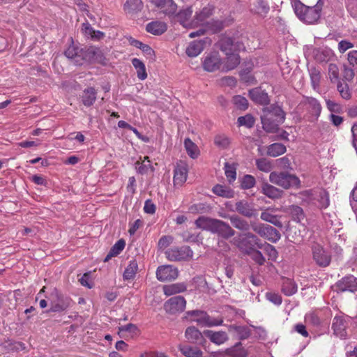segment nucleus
Segmentation results:
<instances>
[{
  "label": "nucleus",
  "mask_w": 357,
  "mask_h": 357,
  "mask_svg": "<svg viewBox=\"0 0 357 357\" xmlns=\"http://www.w3.org/2000/svg\"><path fill=\"white\" fill-rule=\"evenodd\" d=\"M195 225L198 228L216 234L225 239L235 234V231L228 223L218 219L202 216L196 220Z\"/></svg>",
  "instance_id": "obj_1"
},
{
  "label": "nucleus",
  "mask_w": 357,
  "mask_h": 357,
  "mask_svg": "<svg viewBox=\"0 0 357 357\" xmlns=\"http://www.w3.org/2000/svg\"><path fill=\"white\" fill-rule=\"evenodd\" d=\"M100 50L94 47H90L84 49H79L74 44L69 45L65 51V56L74 61L75 64L82 65L85 61H91L94 59L95 55Z\"/></svg>",
  "instance_id": "obj_2"
},
{
  "label": "nucleus",
  "mask_w": 357,
  "mask_h": 357,
  "mask_svg": "<svg viewBox=\"0 0 357 357\" xmlns=\"http://www.w3.org/2000/svg\"><path fill=\"white\" fill-rule=\"evenodd\" d=\"M294 9L296 16L301 21L307 24H313L319 19L321 8L319 5L307 6L298 1L294 3Z\"/></svg>",
  "instance_id": "obj_3"
},
{
  "label": "nucleus",
  "mask_w": 357,
  "mask_h": 357,
  "mask_svg": "<svg viewBox=\"0 0 357 357\" xmlns=\"http://www.w3.org/2000/svg\"><path fill=\"white\" fill-rule=\"evenodd\" d=\"M285 114L280 107L261 116L262 127L267 132H276L280 123L284 122Z\"/></svg>",
  "instance_id": "obj_4"
},
{
  "label": "nucleus",
  "mask_w": 357,
  "mask_h": 357,
  "mask_svg": "<svg viewBox=\"0 0 357 357\" xmlns=\"http://www.w3.org/2000/svg\"><path fill=\"white\" fill-rule=\"evenodd\" d=\"M232 242L240 250L246 254L254 249L255 245L259 248H262L260 240L251 232L240 234L233 238Z\"/></svg>",
  "instance_id": "obj_5"
},
{
  "label": "nucleus",
  "mask_w": 357,
  "mask_h": 357,
  "mask_svg": "<svg viewBox=\"0 0 357 357\" xmlns=\"http://www.w3.org/2000/svg\"><path fill=\"white\" fill-rule=\"evenodd\" d=\"M269 181L284 189L300 186L299 178L294 174L286 172H273L269 175Z\"/></svg>",
  "instance_id": "obj_6"
},
{
  "label": "nucleus",
  "mask_w": 357,
  "mask_h": 357,
  "mask_svg": "<svg viewBox=\"0 0 357 357\" xmlns=\"http://www.w3.org/2000/svg\"><path fill=\"white\" fill-rule=\"evenodd\" d=\"M188 317H192L191 321L197 323L202 326H220L223 323L222 319H218L211 318L206 312L201 310H191L186 313Z\"/></svg>",
  "instance_id": "obj_7"
},
{
  "label": "nucleus",
  "mask_w": 357,
  "mask_h": 357,
  "mask_svg": "<svg viewBox=\"0 0 357 357\" xmlns=\"http://www.w3.org/2000/svg\"><path fill=\"white\" fill-rule=\"evenodd\" d=\"M252 230L261 237L271 241V243L278 242L280 238V233L272 226L265 224L252 225Z\"/></svg>",
  "instance_id": "obj_8"
},
{
  "label": "nucleus",
  "mask_w": 357,
  "mask_h": 357,
  "mask_svg": "<svg viewBox=\"0 0 357 357\" xmlns=\"http://www.w3.org/2000/svg\"><path fill=\"white\" fill-rule=\"evenodd\" d=\"M298 109L302 112H306L311 116L316 119L320 115L321 106L319 101L312 97L305 96L301 100L298 105Z\"/></svg>",
  "instance_id": "obj_9"
},
{
  "label": "nucleus",
  "mask_w": 357,
  "mask_h": 357,
  "mask_svg": "<svg viewBox=\"0 0 357 357\" xmlns=\"http://www.w3.org/2000/svg\"><path fill=\"white\" fill-rule=\"evenodd\" d=\"M165 257L170 261H186L193 257V251L188 246L174 247L165 252Z\"/></svg>",
  "instance_id": "obj_10"
},
{
  "label": "nucleus",
  "mask_w": 357,
  "mask_h": 357,
  "mask_svg": "<svg viewBox=\"0 0 357 357\" xmlns=\"http://www.w3.org/2000/svg\"><path fill=\"white\" fill-rule=\"evenodd\" d=\"M202 65L205 71L215 72L222 69V60L218 52H211L206 54L202 61Z\"/></svg>",
  "instance_id": "obj_11"
},
{
  "label": "nucleus",
  "mask_w": 357,
  "mask_h": 357,
  "mask_svg": "<svg viewBox=\"0 0 357 357\" xmlns=\"http://www.w3.org/2000/svg\"><path fill=\"white\" fill-rule=\"evenodd\" d=\"M312 259L321 267L328 266L331 260V255L319 243H314L311 247Z\"/></svg>",
  "instance_id": "obj_12"
},
{
  "label": "nucleus",
  "mask_w": 357,
  "mask_h": 357,
  "mask_svg": "<svg viewBox=\"0 0 357 357\" xmlns=\"http://www.w3.org/2000/svg\"><path fill=\"white\" fill-rule=\"evenodd\" d=\"M186 307V300L183 296H176L168 299L164 305L165 311L169 314L182 312Z\"/></svg>",
  "instance_id": "obj_13"
},
{
  "label": "nucleus",
  "mask_w": 357,
  "mask_h": 357,
  "mask_svg": "<svg viewBox=\"0 0 357 357\" xmlns=\"http://www.w3.org/2000/svg\"><path fill=\"white\" fill-rule=\"evenodd\" d=\"M235 207L237 213L246 218H255L258 214L257 210L255 208L254 203L249 202L245 199L237 202Z\"/></svg>",
  "instance_id": "obj_14"
},
{
  "label": "nucleus",
  "mask_w": 357,
  "mask_h": 357,
  "mask_svg": "<svg viewBox=\"0 0 357 357\" xmlns=\"http://www.w3.org/2000/svg\"><path fill=\"white\" fill-rule=\"evenodd\" d=\"M174 174V185L181 187L187 180L188 167L186 162L179 161L176 163Z\"/></svg>",
  "instance_id": "obj_15"
},
{
  "label": "nucleus",
  "mask_w": 357,
  "mask_h": 357,
  "mask_svg": "<svg viewBox=\"0 0 357 357\" xmlns=\"http://www.w3.org/2000/svg\"><path fill=\"white\" fill-rule=\"evenodd\" d=\"M178 276V271L172 265L160 266L158 267V280L160 281H169L176 280Z\"/></svg>",
  "instance_id": "obj_16"
},
{
  "label": "nucleus",
  "mask_w": 357,
  "mask_h": 357,
  "mask_svg": "<svg viewBox=\"0 0 357 357\" xmlns=\"http://www.w3.org/2000/svg\"><path fill=\"white\" fill-rule=\"evenodd\" d=\"M336 288L340 291L355 292L357 291V278L353 275L345 276L336 283Z\"/></svg>",
  "instance_id": "obj_17"
},
{
  "label": "nucleus",
  "mask_w": 357,
  "mask_h": 357,
  "mask_svg": "<svg viewBox=\"0 0 357 357\" xmlns=\"http://www.w3.org/2000/svg\"><path fill=\"white\" fill-rule=\"evenodd\" d=\"M213 9L211 7H204L199 12L196 13L193 20H192L191 26L198 27L204 26L208 19L211 16Z\"/></svg>",
  "instance_id": "obj_18"
},
{
  "label": "nucleus",
  "mask_w": 357,
  "mask_h": 357,
  "mask_svg": "<svg viewBox=\"0 0 357 357\" xmlns=\"http://www.w3.org/2000/svg\"><path fill=\"white\" fill-rule=\"evenodd\" d=\"M332 328L334 334L341 339H344L347 336L346 331L347 323L345 319L342 316H335L333 321Z\"/></svg>",
  "instance_id": "obj_19"
},
{
  "label": "nucleus",
  "mask_w": 357,
  "mask_h": 357,
  "mask_svg": "<svg viewBox=\"0 0 357 357\" xmlns=\"http://www.w3.org/2000/svg\"><path fill=\"white\" fill-rule=\"evenodd\" d=\"M250 99L257 104L266 105L270 102L268 93L261 87H257L249 91Z\"/></svg>",
  "instance_id": "obj_20"
},
{
  "label": "nucleus",
  "mask_w": 357,
  "mask_h": 357,
  "mask_svg": "<svg viewBox=\"0 0 357 357\" xmlns=\"http://www.w3.org/2000/svg\"><path fill=\"white\" fill-rule=\"evenodd\" d=\"M139 333L140 331L137 326L132 324H128L118 328V335L120 337L126 340L135 338L139 335Z\"/></svg>",
  "instance_id": "obj_21"
},
{
  "label": "nucleus",
  "mask_w": 357,
  "mask_h": 357,
  "mask_svg": "<svg viewBox=\"0 0 357 357\" xmlns=\"http://www.w3.org/2000/svg\"><path fill=\"white\" fill-rule=\"evenodd\" d=\"M220 49L222 52H233L240 50L243 47V44L238 43H234L233 39L230 37H223L220 40Z\"/></svg>",
  "instance_id": "obj_22"
},
{
  "label": "nucleus",
  "mask_w": 357,
  "mask_h": 357,
  "mask_svg": "<svg viewBox=\"0 0 357 357\" xmlns=\"http://www.w3.org/2000/svg\"><path fill=\"white\" fill-rule=\"evenodd\" d=\"M185 337L191 343L203 344L205 342L203 334L195 326L186 328Z\"/></svg>",
  "instance_id": "obj_23"
},
{
  "label": "nucleus",
  "mask_w": 357,
  "mask_h": 357,
  "mask_svg": "<svg viewBox=\"0 0 357 357\" xmlns=\"http://www.w3.org/2000/svg\"><path fill=\"white\" fill-rule=\"evenodd\" d=\"M187 288V283L182 282L164 285L162 287V290L167 296H170L174 294L183 293L186 291Z\"/></svg>",
  "instance_id": "obj_24"
},
{
  "label": "nucleus",
  "mask_w": 357,
  "mask_h": 357,
  "mask_svg": "<svg viewBox=\"0 0 357 357\" xmlns=\"http://www.w3.org/2000/svg\"><path fill=\"white\" fill-rule=\"evenodd\" d=\"M204 334L209 338L213 343L220 345L225 343L228 340V335L225 331H213L211 330H206Z\"/></svg>",
  "instance_id": "obj_25"
},
{
  "label": "nucleus",
  "mask_w": 357,
  "mask_h": 357,
  "mask_svg": "<svg viewBox=\"0 0 357 357\" xmlns=\"http://www.w3.org/2000/svg\"><path fill=\"white\" fill-rule=\"evenodd\" d=\"M176 8L172 0H158V14L171 15L176 12Z\"/></svg>",
  "instance_id": "obj_26"
},
{
  "label": "nucleus",
  "mask_w": 357,
  "mask_h": 357,
  "mask_svg": "<svg viewBox=\"0 0 357 357\" xmlns=\"http://www.w3.org/2000/svg\"><path fill=\"white\" fill-rule=\"evenodd\" d=\"M269 10V5L265 0H255L250 8L251 12L262 17L266 16Z\"/></svg>",
  "instance_id": "obj_27"
},
{
  "label": "nucleus",
  "mask_w": 357,
  "mask_h": 357,
  "mask_svg": "<svg viewBox=\"0 0 357 357\" xmlns=\"http://www.w3.org/2000/svg\"><path fill=\"white\" fill-rule=\"evenodd\" d=\"M261 191L266 197L273 199L281 197L283 192L282 190H279L267 182L262 183Z\"/></svg>",
  "instance_id": "obj_28"
},
{
  "label": "nucleus",
  "mask_w": 357,
  "mask_h": 357,
  "mask_svg": "<svg viewBox=\"0 0 357 357\" xmlns=\"http://www.w3.org/2000/svg\"><path fill=\"white\" fill-rule=\"evenodd\" d=\"M97 92L93 87L85 89L81 96L83 105L86 107H90L93 105L96 100Z\"/></svg>",
  "instance_id": "obj_29"
},
{
  "label": "nucleus",
  "mask_w": 357,
  "mask_h": 357,
  "mask_svg": "<svg viewBox=\"0 0 357 357\" xmlns=\"http://www.w3.org/2000/svg\"><path fill=\"white\" fill-rule=\"evenodd\" d=\"M226 61L222 66V71H228L234 69L240 63V56L234 52H227Z\"/></svg>",
  "instance_id": "obj_30"
},
{
  "label": "nucleus",
  "mask_w": 357,
  "mask_h": 357,
  "mask_svg": "<svg viewBox=\"0 0 357 357\" xmlns=\"http://www.w3.org/2000/svg\"><path fill=\"white\" fill-rule=\"evenodd\" d=\"M192 14V10L190 7H188L185 9L181 10L177 15L176 17L178 21L180 22L185 28H195L194 26H191L192 20L189 21L191 15Z\"/></svg>",
  "instance_id": "obj_31"
},
{
  "label": "nucleus",
  "mask_w": 357,
  "mask_h": 357,
  "mask_svg": "<svg viewBox=\"0 0 357 357\" xmlns=\"http://www.w3.org/2000/svg\"><path fill=\"white\" fill-rule=\"evenodd\" d=\"M204 48V40H195L190 43L186 48V54L190 57H195L203 51Z\"/></svg>",
  "instance_id": "obj_32"
},
{
  "label": "nucleus",
  "mask_w": 357,
  "mask_h": 357,
  "mask_svg": "<svg viewBox=\"0 0 357 357\" xmlns=\"http://www.w3.org/2000/svg\"><path fill=\"white\" fill-rule=\"evenodd\" d=\"M212 192L217 196L222 197L223 198H232L234 197V191L231 188L216 184L212 188Z\"/></svg>",
  "instance_id": "obj_33"
},
{
  "label": "nucleus",
  "mask_w": 357,
  "mask_h": 357,
  "mask_svg": "<svg viewBox=\"0 0 357 357\" xmlns=\"http://www.w3.org/2000/svg\"><path fill=\"white\" fill-rule=\"evenodd\" d=\"M260 218L264 221L268 222L278 227H282V222L279 220L277 215L273 213V209H266L261 213Z\"/></svg>",
  "instance_id": "obj_34"
},
{
  "label": "nucleus",
  "mask_w": 357,
  "mask_h": 357,
  "mask_svg": "<svg viewBox=\"0 0 357 357\" xmlns=\"http://www.w3.org/2000/svg\"><path fill=\"white\" fill-rule=\"evenodd\" d=\"M141 0H127L123 6L124 11L129 15H133L142 8Z\"/></svg>",
  "instance_id": "obj_35"
},
{
  "label": "nucleus",
  "mask_w": 357,
  "mask_h": 357,
  "mask_svg": "<svg viewBox=\"0 0 357 357\" xmlns=\"http://www.w3.org/2000/svg\"><path fill=\"white\" fill-rule=\"evenodd\" d=\"M282 291L287 296H292L297 291V285L296 282L291 279L283 278Z\"/></svg>",
  "instance_id": "obj_36"
},
{
  "label": "nucleus",
  "mask_w": 357,
  "mask_h": 357,
  "mask_svg": "<svg viewBox=\"0 0 357 357\" xmlns=\"http://www.w3.org/2000/svg\"><path fill=\"white\" fill-rule=\"evenodd\" d=\"M184 147L186 153L191 158H197L199 155L198 146L190 138H185L184 140Z\"/></svg>",
  "instance_id": "obj_37"
},
{
  "label": "nucleus",
  "mask_w": 357,
  "mask_h": 357,
  "mask_svg": "<svg viewBox=\"0 0 357 357\" xmlns=\"http://www.w3.org/2000/svg\"><path fill=\"white\" fill-rule=\"evenodd\" d=\"M132 64L137 71V77L144 80L147 77V73L144 63L137 58L132 59Z\"/></svg>",
  "instance_id": "obj_38"
},
{
  "label": "nucleus",
  "mask_w": 357,
  "mask_h": 357,
  "mask_svg": "<svg viewBox=\"0 0 357 357\" xmlns=\"http://www.w3.org/2000/svg\"><path fill=\"white\" fill-rule=\"evenodd\" d=\"M181 354L185 357H202L203 352L197 347L191 346H183L180 348Z\"/></svg>",
  "instance_id": "obj_39"
},
{
  "label": "nucleus",
  "mask_w": 357,
  "mask_h": 357,
  "mask_svg": "<svg viewBox=\"0 0 357 357\" xmlns=\"http://www.w3.org/2000/svg\"><path fill=\"white\" fill-rule=\"evenodd\" d=\"M126 245V242L123 239L119 240L111 248L109 252L107 254V257L105 259V261H107L109 259L113 257L117 256L121 253V252L124 249Z\"/></svg>",
  "instance_id": "obj_40"
},
{
  "label": "nucleus",
  "mask_w": 357,
  "mask_h": 357,
  "mask_svg": "<svg viewBox=\"0 0 357 357\" xmlns=\"http://www.w3.org/2000/svg\"><path fill=\"white\" fill-rule=\"evenodd\" d=\"M231 225L236 229L241 231H248L250 228L248 222L237 215L229 217Z\"/></svg>",
  "instance_id": "obj_41"
},
{
  "label": "nucleus",
  "mask_w": 357,
  "mask_h": 357,
  "mask_svg": "<svg viewBox=\"0 0 357 357\" xmlns=\"http://www.w3.org/2000/svg\"><path fill=\"white\" fill-rule=\"evenodd\" d=\"M286 151V147L280 143H274L270 145L267 149V153L271 157L279 156Z\"/></svg>",
  "instance_id": "obj_42"
},
{
  "label": "nucleus",
  "mask_w": 357,
  "mask_h": 357,
  "mask_svg": "<svg viewBox=\"0 0 357 357\" xmlns=\"http://www.w3.org/2000/svg\"><path fill=\"white\" fill-rule=\"evenodd\" d=\"M138 269L136 261H131L123 273V278L126 280H132L135 278Z\"/></svg>",
  "instance_id": "obj_43"
},
{
  "label": "nucleus",
  "mask_w": 357,
  "mask_h": 357,
  "mask_svg": "<svg viewBox=\"0 0 357 357\" xmlns=\"http://www.w3.org/2000/svg\"><path fill=\"white\" fill-rule=\"evenodd\" d=\"M222 23L219 20H210L206 22L204 26L205 31H210L211 33H216L222 29Z\"/></svg>",
  "instance_id": "obj_44"
},
{
  "label": "nucleus",
  "mask_w": 357,
  "mask_h": 357,
  "mask_svg": "<svg viewBox=\"0 0 357 357\" xmlns=\"http://www.w3.org/2000/svg\"><path fill=\"white\" fill-rule=\"evenodd\" d=\"M255 120L251 114H246L240 116L237 119L238 126H245L248 128H251L254 126Z\"/></svg>",
  "instance_id": "obj_45"
},
{
  "label": "nucleus",
  "mask_w": 357,
  "mask_h": 357,
  "mask_svg": "<svg viewBox=\"0 0 357 357\" xmlns=\"http://www.w3.org/2000/svg\"><path fill=\"white\" fill-rule=\"evenodd\" d=\"M255 163L257 169L264 172H269L273 167L271 162L264 158L256 160Z\"/></svg>",
  "instance_id": "obj_46"
},
{
  "label": "nucleus",
  "mask_w": 357,
  "mask_h": 357,
  "mask_svg": "<svg viewBox=\"0 0 357 357\" xmlns=\"http://www.w3.org/2000/svg\"><path fill=\"white\" fill-rule=\"evenodd\" d=\"M289 213L293 219L298 222L303 220L305 218L303 210L298 206H291L289 208Z\"/></svg>",
  "instance_id": "obj_47"
},
{
  "label": "nucleus",
  "mask_w": 357,
  "mask_h": 357,
  "mask_svg": "<svg viewBox=\"0 0 357 357\" xmlns=\"http://www.w3.org/2000/svg\"><path fill=\"white\" fill-rule=\"evenodd\" d=\"M232 102L234 105L239 109L245 110L248 107V100L240 95H237L233 97Z\"/></svg>",
  "instance_id": "obj_48"
},
{
  "label": "nucleus",
  "mask_w": 357,
  "mask_h": 357,
  "mask_svg": "<svg viewBox=\"0 0 357 357\" xmlns=\"http://www.w3.org/2000/svg\"><path fill=\"white\" fill-rule=\"evenodd\" d=\"M247 255H248L256 264L260 266L263 265L265 262V258L262 253L255 248L247 253Z\"/></svg>",
  "instance_id": "obj_49"
},
{
  "label": "nucleus",
  "mask_w": 357,
  "mask_h": 357,
  "mask_svg": "<svg viewBox=\"0 0 357 357\" xmlns=\"http://www.w3.org/2000/svg\"><path fill=\"white\" fill-rule=\"evenodd\" d=\"M256 183L255 178L253 176L247 174L245 175L242 179L241 183V188L243 189H250L255 186Z\"/></svg>",
  "instance_id": "obj_50"
},
{
  "label": "nucleus",
  "mask_w": 357,
  "mask_h": 357,
  "mask_svg": "<svg viewBox=\"0 0 357 357\" xmlns=\"http://www.w3.org/2000/svg\"><path fill=\"white\" fill-rule=\"evenodd\" d=\"M337 91L340 93L341 97L345 100L351 98V94L347 84H342L338 82Z\"/></svg>",
  "instance_id": "obj_51"
},
{
  "label": "nucleus",
  "mask_w": 357,
  "mask_h": 357,
  "mask_svg": "<svg viewBox=\"0 0 357 357\" xmlns=\"http://www.w3.org/2000/svg\"><path fill=\"white\" fill-rule=\"evenodd\" d=\"M328 75L332 82H338L339 80V68L335 63L328 65Z\"/></svg>",
  "instance_id": "obj_52"
},
{
  "label": "nucleus",
  "mask_w": 357,
  "mask_h": 357,
  "mask_svg": "<svg viewBox=\"0 0 357 357\" xmlns=\"http://www.w3.org/2000/svg\"><path fill=\"white\" fill-rule=\"evenodd\" d=\"M266 298L276 305H280L282 303V299L278 293L268 291L265 294Z\"/></svg>",
  "instance_id": "obj_53"
},
{
  "label": "nucleus",
  "mask_w": 357,
  "mask_h": 357,
  "mask_svg": "<svg viewBox=\"0 0 357 357\" xmlns=\"http://www.w3.org/2000/svg\"><path fill=\"white\" fill-rule=\"evenodd\" d=\"M320 72L316 68H312L310 70V79L312 82V85L314 89H316L319 86L320 82Z\"/></svg>",
  "instance_id": "obj_54"
},
{
  "label": "nucleus",
  "mask_w": 357,
  "mask_h": 357,
  "mask_svg": "<svg viewBox=\"0 0 357 357\" xmlns=\"http://www.w3.org/2000/svg\"><path fill=\"white\" fill-rule=\"evenodd\" d=\"M70 304V301L66 299L65 301H61L60 303L52 305L50 310L52 312H60L65 310L67 309Z\"/></svg>",
  "instance_id": "obj_55"
},
{
  "label": "nucleus",
  "mask_w": 357,
  "mask_h": 357,
  "mask_svg": "<svg viewBox=\"0 0 357 357\" xmlns=\"http://www.w3.org/2000/svg\"><path fill=\"white\" fill-rule=\"evenodd\" d=\"M149 168L152 169V167L151 165V162L148 157H145L144 160L141 164L137 162L136 169L138 170L139 172L142 174L147 172Z\"/></svg>",
  "instance_id": "obj_56"
},
{
  "label": "nucleus",
  "mask_w": 357,
  "mask_h": 357,
  "mask_svg": "<svg viewBox=\"0 0 357 357\" xmlns=\"http://www.w3.org/2000/svg\"><path fill=\"white\" fill-rule=\"evenodd\" d=\"M214 143L216 146L225 149L229 144V139L225 135H218L215 137Z\"/></svg>",
  "instance_id": "obj_57"
},
{
  "label": "nucleus",
  "mask_w": 357,
  "mask_h": 357,
  "mask_svg": "<svg viewBox=\"0 0 357 357\" xmlns=\"http://www.w3.org/2000/svg\"><path fill=\"white\" fill-rule=\"evenodd\" d=\"M225 175L229 183L233 182L236 178V173L235 169L231 166L229 165L228 164H226Z\"/></svg>",
  "instance_id": "obj_58"
},
{
  "label": "nucleus",
  "mask_w": 357,
  "mask_h": 357,
  "mask_svg": "<svg viewBox=\"0 0 357 357\" xmlns=\"http://www.w3.org/2000/svg\"><path fill=\"white\" fill-rule=\"evenodd\" d=\"M326 106L327 108L333 113H341L342 111L341 105L330 100H326Z\"/></svg>",
  "instance_id": "obj_59"
},
{
  "label": "nucleus",
  "mask_w": 357,
  "mask_h": 357,
  "mask_svg": "<svg viewBox=\"0 0 357 357\" xmlns=\"http://www.w3.org/2000/svg\"><path fill=\"white\" fill-rule=\"evenodd\" d=\"M265 250L271 260L275 261L277 259L278 254L274 246L270 244H266L265 246Z\"/></svg>",
  "instance_id": "obj_60"
},
{
  "label": "nucleus",
  "mask_w": 357,
  "mask_h": 357,
  "mask_svg": "<svg viewBox=\"0 0 357 357\" xmlns=\"http://www.w3.org/2000/svg\"><path fill=\"white\" fill-rule=\"evenodd\" d=\"M173 237L172 236H164L161 237L158 242V246L160 248H165L173 242Z\"/></svg>",
  "instance_id": "obj_61"
},
{
  "label": "nucleus",
  "mask_w": 357,
  "mask_h": 357,
  "mask_svg": "<svg viewBox=\"0 0 357 357\" xmlns=\"http://www.w3.org/2000/svg\"><path fill=\"white\" fill-rule=\"evenodd\" d=\"M82 32L85 36L91 38L94 33V29L89 22H85L82 24Z\"/></svg>",
  "instance_id": "obj_62"
},
{
  "label": "nucleus",
  "mask_w": 357,
  "mask_h": 357,
  "mask_svg": "<svg viewBox=\"0 0 357 357\" xmlns=\"http://www.w3.org/2000/svg\"><path fill=\"white\" fill-rule=\"evenodd\" d=\"M183 238L187 242H198L199 237L198 234H190L189 231H185L183 234Z\"/></svg>",
  "instance_id": "obj_63"
},
{
  "label": "nucleus",
  "mask_w": 357,
  "mask_h": 357,
  "mask_svg": "<svg viewBox=\"0 0 357 357\" xmlns=\"http://www.w3.org/2000/svg\"><path fill=\"white\" fill-rule=\"evenodd\" d=\"M236 331L240 335L241 339H246L250 335V329L246 326H238L236 328Z\"/></svg>",
  "instance_id": "obj_64"
}]
</instances>
